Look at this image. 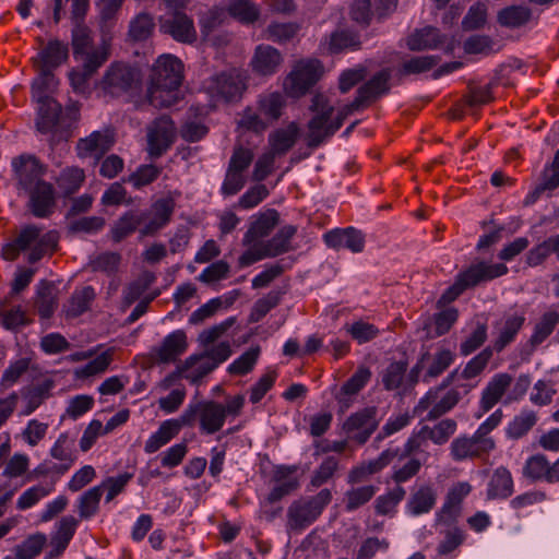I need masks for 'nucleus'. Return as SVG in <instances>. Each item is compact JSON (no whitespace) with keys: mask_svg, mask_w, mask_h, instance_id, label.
Instances as JSON below:
<instances>
[{"mask_svg":"<svg viewBox=\"0 0 559 559\" xmlns=\"http://www.w3.org/2000/svg\"><path fill=\"white\" fill-rule=\"evenodd\" d=\"M377 415L376 406H368L352 414L343 424L347 439L365 444L379 426Z\"/></svg>","mask_w":559,"mask_h":559,"instance_id":"nucleus-8","label":"nucleus"},{"mask_svg":"<svg viewBox=\"0 0 559 559\" xmlns=\"http://www.w3.org/2000/svg\"><path fill=\"white\" fill-rule=\"evenodd\" d=\"M310 110L314 116L308 122L307 145L310 148H316L323 144V133L331 120L334 107L328 102L326 97L322 94L313 96Z\"/></svg>","mask_w":559,"mask_h":559,"instance_id":"nucleus-9","label":"nucleus"},{"mask_svg":"<svg viewBox=\"0 0 559 559\" xmlns=\"http://www.w3.org/2000/svg\"><path fill=\"white\" fill-rule=\"evenodd\" d=\"M190 357H197V359L193 367L185 374V378L195 384L215 369V362L206 359L207 357L204 354L191 355Z\"/></svg>","mask_w":559,"mask_h":559,"instance_id":"nucleus-61","label":"nucleus"},{"mask_svg":"<svg viewBox=\"0 0 559 559\" xmlns=\"http://www.w3.org/2000/svg\"><path fill=\"white\" fill-rule=\"evenodd\" d=\"M239 127L255 133H262L269 127V122L261 117L259 110L248 107L241 114L238 121Z\"/></svg>","mask_w":559,"mask_h":559,"instance_id":"nucleus-59","label":"nucleus"},{"mask_svg":"<svg viewBox=\"0 0 559 559\" xmlns=\"http://www.w3.org/2000/svg\"><path fill=\"white\" fill-rule=\"evenodd\" d=\"M154 28L153 15L147 12H141L130 21L128 37L131 41H144L152 36Z\"/></svg>","mask_w":559,"mask_h":559,"instance_id":"nucleus-39","label":"nucleus"},{"mask_svg":"<svg viewBox=\"0 0 559 559\" xmlns=\"http://www.w3.org/2000/svg\"><path fill=\"white\" fill-rule=\"evenodd\" d=\"M85 179L83 169L78 167L66 168L58 178L59 188L66 195L75 193Z\"/></svg>","mask_w":559,"mask_h":559,"instance_id":"nucleus-47","label":"nucleus"},{"mask_svg":"<svg viewBox=\"0 0 559 559\" xmlns=\"http://www.w3.org/2000/svg\"><path fill=\"white\" fill-rule=\"evenodd\" d=\"M456 427L457 425L454 419L447 418L438 423L432 428L424 426L423 433H426V437H428V439L433 443L443 444L455 432Z\"/></svg>","mask_w":559,"mask_h":559,"instance_id":"nucleus-48","label":"nucleus"},{"mask_svg":"<svg viewBox=\"0 0 559 559\" xmlns=\"http://www.w3.org/2000/svg\"><path fill=\"white\" fill-rule=\"evenodd\" d=\"M285 97L281 93L273 92L260 95L257 102V108L270 123L282 116V110L285 107Z\"/></svg>","mask_w":559,"mask_h":559,"instance_id":"nucleus-36","label":"nucleus"},{"mask_svg":"<svg viewBox=\"0 0 559 559\" xmlns=\"http://www.w3.org/2000/svg\"><path fill=\"white\" fill-rule=\"evenodd\" d=\"M283 61L281 52L270 45H259L251 59V67L259 75H272L277 72Z\"/></svg>","mask_w":559,"mask_h":559,"instance_id":"nucleus-22","label":"nucleus"},{"mask_svg":"<svg viewBox=\"0 0 559 559\" xmlns=\"http://www.w3.org/2000/svg\"><path fill=\"white\" fill-rule=\"evenodd\" d=\"M204 88L215 100L236 102L247 88V76L238 69H230L209 78Z\"/></svg>","mask_w":559,"mask_h":559,"instance_id":"nucleus-6","label":"nucleus"},{"mask_svg":"<svg viewBox=\"0 0 559 559\" xmlns=\"http://www.w3.org/2000/svg\"><path fill=\"white\" fill-rule=\"evenodd\" d=\"M91 46H93V39L90 29L78 22L72 31L73 56L76 57L82 52L90 50Z\"/></svg>","mask_w":559,"mask_h":559,"instance_id":"nucleus-64","label":"nucleus"},{"mask_svg":"<svg viewBox=\"0 0 559 559\" xmlns=\"http://www.w3.org/2000/svg\"><path fill=\"white\" fill-rule=\"evenodd\" d=\"M364 105L360 103V100L356 97L352 103L345 105L342 107L335 119L333 121H329L326 128L324 129L323 133V143L330 139L342 126L344 120L352 115L354 111L359 110Z\"/></svg>","mask_w":559,"mask_h":559,"instance_id":"nucleus-56","label":"nucleus"},{"mask_svg":"<svg viewBox=\"0 0 559 559\" xmlns=\"http://www.w3.org/2000/svg\"><path fill=\"white\" fill-rule=\"evenodd\" d=\"M525 322L523 314H507L496 323L498 336L493 342V349L498 353L502 352L506 346L513 342L518 332Z\"/></svg>","mask_w":559,"mask_h":559,"instance_id":"nucleus-25","label":"nucleus"},{"mask_svg":"<svg viewBox=\"0 0 559 559\" xmlns=\"http://www.w3.org/2000/svg\"><path fill=\"white\" fill-rule=\"evenodd\" d=\"M278 222L280 214L276 210L269 209L261 213L257 219L250 224L249 229L245 234L242 239L243 246L252 245L253 242H258L259 239L269 236Z\"/></svg>","mask_w":559,"mask_h":559,"instance_id":"nucleus-24","label":"nucleus"},{"mask_svg":"<svg viewBox=\"0 0 559 559\" xmlns=\"http://www.w3.org/2000/svg\"><path fill=\"white\" fill-rule=\"evenodd\" d=\"M226 419L224 405L214 402H201L200 428L207 435H213L222 429Z\"/></svg>","mask_w":559,"mask_h":559,"instance_id":"nucleus-26","label":"nucleus"},{"mask_svg":"<svg viewBox=\"0 0 559 559\" xmlns=\"http://www.w3.org/2000/svg\"><path fill=\"white\" fill-rule=\"evenodd\" d=\"M179 425L175 421L165 420L160 424L158 430L154 432L145 443L144 450L146 453H154L162 447L167 444L173 438L178 435Z\"/></svg>","mask_w":559,"mask_h":559,"instance_id":"nucleus-40","label":"nucleus"},{"mask_svg":"<svg viewBox=\"0 0 559 559\" xmlns=\"http://www.w3.org/2000/svg\"><path fill=\"white\" fill-rule=\"evenodd\" d=\"M53 383L50 380H45L44 382L33 386L29 389L26 395V406L23 411V415L32 414L39 405L49 396V392L52 389Z\"/></svg>","mask_w":559,"mask_h":559,"instance_id":"nucleus-52","label":"nucleus"},{"mask_svg":"<svg viewBox=\"0 0 559 559\" xmlns=\"http://www.w3.org/2000/svg\"><path fill=\"white\" fill-rule=\"evenodd\" d=\"M105 226V219L100 216H84L71 221L68 225L70 233L94 234Z\"/></svg>","mask_w":559,"mask_h":559,"instance_id":"nucleus-62","label":"nucleus"},{"mask_svg":"<svg viewBox=\"0 0 559 559\" xmlns=\"http://www.w3.org/2000/svg\"><path fill=\"white\" fill-rule=\"evenodd\" d=\"M492 357V348L486 347L477 356L472 358L463 369L461 377L463 379H472L478 376L487 366Z\"/></svg>","mask_w":559,"mask_h":559,"instance_id":"nucleus-63","label":"nucleus"},{"mask_svg":"<svg viewBox=\"0 0 559 559\" xmlns=\"http://www.w3.org/2000/svg\"><path fill=\"white\" fill-rule=\"evenodd\" d=\"M156 277L152 272L145 271L140 276L130 283L123 290V302L130 306L135 302L142 294L150 288L155 282Z\"/></svg>","mask_w":559,"mask_h":559,"instance_id":"nucleus-43","label":"nucleus"},{"mask_svg":"<svg viewBox=\"0 0 559 559\" xmlns=\"http://www.w3.org/2000/svg\"><path fill=\"white\" fill-rule=\"evenodd\" d=\"M34 307L41 319H49L57 308V288L53 283L41 281L34 298Z\"/></svg>","mask_w":559,"mask_h":559,"instance_id":"nucleus-30","label":"nucleus"},{"mask_svg":"<svg viewBox=\"0 0 559 559\" xmlns=\"http://www.w3.org/2000/svg\"><path fill=\"white\" fill-rule=\"evenodd\" d=\"M110 46L106 40L99 46H91L90 50L82 52L74 57L75 60L81 62L82 68L86 71L87 75H94L98 69L109 59Z\"/></svg>","mask_w":559,"mask_h":559,"instance_id":"nucleus-31","label":"nucleus"},{"mask_svg":"<svg viewBox=\"0 0 559 559\" xmlns=\"http://www.w3.org/2000/svg\"><path fill=\"white\" fill-rule=\"evenodd\" d=\"M457 376V370L452 371L440 384L436 391H429L419 402L415 408V412L428 411L424 420H436L442 415L450 412L462 399V394H467L473 385L465 383L454 389L449 390L440 400L438 399V392L449 386L454 378Z\"/></svg>","mask_w":559,"mask_h":559,"instance_id":"nucleus-4","label":"nucleus"},{"mask_svg":"<svg viewBox=\"0 0 559 559\" xmlns=\"http://www.w3.org/2000/svg\"><path fill=\"white\" fill-rule=\"evenodd\" d=\"M508 272L503 263L488 264L484 261L471 264L465 271L457 274V278L465 289L477 286L478 284L491 281Z\"/></svg>","mask_w":559,"mask_h":559,"instance_id":"nucleus-15","label":"nucleus"},{"mask_svg":"<svg viewBox=\"0 0 559 559\" xmlns=\"http://www.w3.org/2000/svg\"><path fill=\"white\" fill-rule=\"evenodd\" d=\"M438 31L431 26L416 29L407 39V47L413 51L432 49L440 44Z\"/></svg>","mask_w":559,"mask_h":559,"instance_id":"nucleus-41","label":"nucleus"},{"mask_svg":"<svg viewBox=\"0 0 559 559\" xmlns=\"http://www.w3.org/2000/svg\"><path fill=\"white\" fill-rule=\"evenodd\" d=\"M68 46L58 39H52L48 41L47 46L34 59V62L38 68L45 69V71H53L68 59Z\"/></svg>","mask_w":559,"mask_h":559,"instance_id":"nucleus-27","label":"nucleus"},{"mask_svg":"<svg viewBox=\"0 0 559 559\" xmlns=\"http://www.w3.org/2000/svg\"><path fill=\"white\" fill-rule=\"evenodd\" d=\"M12 167L17 179V187L24 191L44 182L41 177L47 168L35 155L23 154L13 158Z\"/></svg>","mask_w":559,"mask_h":559,"instance_id":"nucleus-13","label":"nucleus"},{"mask_svg":"<svg viewBox=\"0 0 559 559\" xmlns=\"http://www.w3.org/2000/svg\"><path fill=\"white\" fill-rule=\"evenodd\" d=\"M141 83L140 71L124 62H112L100 81L102 91L112 97L134 92Z\"/></svg>","mask_w":559,"mask_h":559,"instance_id":"nucleus-7","label":"nucleus"},{"mask_svg":"<svg viewBox=\"0 0 559 559\" xmlns=\"http://www.w3.org/2000/svg\"><path fill=\"white\" fill-rule=\"evenodd\" d=\"M38 104L36 128L43 133H52L51 144L55 142L56 128L61 114V105L52 97L35 99Z\"/></svg>","mask_w":559,"mask_h":559,"instance_id":"nucleus-20","label":"nucleus"},{"mask_svg":"<svg viewBox=\"0 0 559 559\" xmlns=\"http://www.w3.org/2000/svg\"><path fill=\"white\" fill-rule=\"evenodd\" d=\"M407 364L404 361H394L390 364L382 372V383L389 391L401 388L405 380Z\"/></svg>","mask_w":559,"mask_h":559,"instance_id":"nucleus-49","label":"nucleus"},{"mask_svg":"<svg viewBox=\"0 0 559 559\" xmlns=\"http://www.w3.org/2000/svg\"><path fill=\"white\" fill-rule=\"evenodd\" d=\"M103 496L102 486H95L85 491L79 499L78 510L80 518L90 519L95 515L99 508Z\"/></svg>","mask_w":559,"mask_h":559,"instance_id":"nucleus-45","label":"nucleus"},{"mask_svg":"<svg viewBox=\"0 0 559 559\" xmlns=\"http://www.w3.org/2000/svg\"><path fill=\"white\" fill-rule=\"evenodd\" d=\"M45 543L46 536L44 534H34L15 546L14 552L20 559H33L40 554Z\"/></svg>","mask_w":559,"mask_h":559,"instance_id":"nucleus-53","label":"nucleus"},{"mask_svg":"<svg viewBox=\"0 0 559 559\" xmlns=\"http://www.w3.org/2000/svg\"><path fill=\"white\" fill-rule=\"evenodd\" d=\"M549 472L550 464L542 454L531 456L523 467V475L532 480L545 479L548 481Z\"/></svg>","mask_w":559,"mask_h":559,"instance_id":"nucleus-50","label":"nucleus"},{"mask_svg":"<svg viewBox=\"0 0 559 559\" xmlns=\"http://www.w3.org/2000/svg\"><path fill=\"white\" fill-rule=\"evenodd\" d=\"M174 211L175 201L171 198L158 199L148 210H129L111 227V239L120 242L135 230L142 237L153 236L170 222Z\"/></svg>","mask_w":559,"mask_h":559,"instance_id":"nucleus-1","label":"nucleus"},{"mask_svg":"<svg viewBox=\"0 0 559 559\" xmlns=\"http://www.w3.org/2000/svg\"><path fill=\"white\" fill-rule=\"evenodd\" d=\"M372 372L369 367L359 366L354 374L342 385L335 400L338 403V411L345 413L354 403L355 396L370 381Z\"/></svg>","mask_w":559,"mask_h":559,"instance_id":"nucleus-17","label":"nucleus"},{"mask_svg":"<svg viewBox=\"0 0 559 559\" xmlns=\"http://www.w3.org/2000/svg\"><path fill=\"white\" fill-rule=\"evenodd\" d=\"M513 492V479L511 473L503 466L492 473L487 488L488 499H506Z\"/></svg>","mask_w":559,"mask_h":559,"instance_id":"nucleus-32","label":"nucleus"},{"mask_svg":"<svg viewBox=\"0 0 559 559\" xmlns=\"http://www.w3.org/2000/svg\"><path fill=\"white\" fill-rule=\"evenodd\" d=\"M532 19V10L526 5H509L497 14V21L501 26L518 28L525 25Z\"/></svg>","mask_w":559,"mask_h":559,"instance_id":"nucleus-35","label":"nucleus"},{"mask_svg":"<svg viewBox=\"0 0 559 559\" xmlns=\"http://www.w3.org/2000/svg\"><path fill=\"white\" fill-rule=\"evenodd\" d=\"M183 64L173 55L160 56L152 67L146 99L155 108L170 107L179 99Z\"/></svg>","mask_w":559,"mask_h":559,"instance_id":"nucleus-2","label":"nucleus"},{"mask_svg":"<svg viewBox=\"0 0 559 559\" xmlns=\"http://www.w3.org/2000/svg\"><path fill=\"white\" fill-rule=\"evenodd\" d=\"M391 79L390 69H383L377 72L370 80L362 84L357 91V98L364 106L377 100L390 91L389 81Z\"/></svg>","mask_w":559,"mask_h":559,"instance_id":"nucleus-23","label":"nucleus"},{"mask_svg":"<svg viewBox=\"0 0 559 559\" xmlns=\"http://www.w3.org/2000/svg\"><path fill=\"white\" fill-rule=\"evenodd\" d=\"M559 187V170L550 168L548 166L543 170L539 182L536 185L534 190L527 194L524 200V205H531L535 203L544 193H551Z\"/></svg>","mask_w":559,"mask_h":559,"instance_id":"nucleus-38","label":"nucleus"},{"mask_svg":"<svg viewBox=\"0 0 559 559\" xmlns=\"http://www.w3.org/2000/svg\"><path fill=\"white\" fill-rule=\"evenodd\" d=\"M406 491L403 487L396 486L385 495L379 496L376 500V511L379 514L390 513L400 501L405 497Z\"/></svg>","mask_w":559,"mask_h":559,"instance_id":"nucleus-60","label":"nucleus"},{"mask_svg":"<svg viewBox=\"0 0 559 559\" xmlns=\"http://www.w3.org/2000/svg\"><path fill=\"white\" fill-rule=\"evenodd\" d=\"M78 521L75 518L69 515L61 519L56 535L51 539V546L58 547L59 551H63L72 536L74 535Z\"/></svg>","mask_w":559,"mask_h":559,"instance_id":"nucleus-51","label":"nucleus"},{"mask_svg":"<svg viewBox=\"0 0 559 559\" xmlns=\"http://www.w3.org/2000/svg\"><path fill=\"white\" fill-rule=\"evenodd\" d=\"M496 447L493 439H479L476 433L472 437H459L451 443V455L454 461L481 457Z\"/></svg>","mask_w":559,"mask_h":559,"instance_id":"nucleus-14","label":"nucleus"},{"mask_svg":"<svg viewBox=\"0 0 559 559\" xmlns=\"http://www.w3.org/2000/svg\"><path fill=\"white\" fill-rule=\"evenodd\" d=\"M537 417L533 411H523L509 424L507 436L511 439H520L525 436L536 424Z\"/></svg>","mask_w":559,"mask_h":559,"instance_id":"nucleus-44","label":"nucleus"},{"mask_svg":"<svg viewBox=\"0 0 559 559\" xmlns=\"http://www.w3.org/2000/svg\"><path fill=\"white\" fill-rule=\"evenodd\" d=\"M325 245L334 250L346 248L359 253L365 248V235L354 227L335 228L323 235Z\"/></svg>","mask_w":559,"mask_h":559,"instance_id":"nucleus-18","label":"nucleus"},{"mask_svg":"<svg viewBox=\"0 0 559 559\" xmlns=\"http://www.w3.org/2000/svg\"><path fill=\"white\" fill-rule=\"evenodd\" d=\"M376 493V487L368 485L353 488L345 493V508L347 511H354L367 503Z\"/></svg>","mask_w":559,"mask_h":559,"instance_id":"nucleus-55","label":"nucleus"},{"mask_svg":"<svg viewBox=\"0 0 559 559\" xmlns=\"http://www.w3.org/2000/svg\"><path fill=\"white\" fill-rule=\"evenodd\" d=\"M160 33L169 35L182 44H192L197 40V31L193 20L182 11H170L158 19Z\"/></svg>","mask_w":559,"mask_h":559,"instance_id":"nucleus-10","label":"nucleus"},{"mask_svg":"<svg viewBox=\"0 0 559 559\" xmlns=\"http://www.w3.org/2000/svg\"><path fill=\"white\" fill-rule=\"evenodd\" d=\"M29 194L28 206L36 217H48L56 206V192L51 183L44 181L26 190Z\"/></svg>","mask_w":559,"mask_h":559,"instance_id":"nucleus-19","label":"nucleus"},{"mask_svg":"<svg viewBox=\"0 0 559 559\" xmlns=\"http://www.w3.org/2000/svg\"><path fill=\"white\" fill-rule=\"evenodd\" d=\"M299 132L298 124L290 122L286 128H281L270 133V153H274V156L286 154L297 142Z\"/></svg>","mask_w":559,"mask_h":559,"instance_id":"nucleus-29","label":"nucleus"},{"mask_svg":"<svg viewBox=\"0 0 559 559\" xmlns=\"http://www.w3.org/2000/svg\"><path fill=\"white\" fill-rule=\"evenodd\" d=\"M176 128L168 116L156 118L147 128V152L152 157H160L171 146Z\"/></svg>","mask_w":559,"mask_h":559,"instance_id":"nucleus-12","label":"nucleus"},{"mask_svg":"<svg viewBox=\"0 0 559 559\" xmlns=\"http://www.w3.org/2000/svg\"><path fill=\"white\" fill-rule=\"evenodd\" d=\"M59 234L49 230L41 235V229L36 225H27L21 229L16 238L2 248V257L13 261L20 252L31 250L27 257L29 263H36L46 253L52 252L58 245Z\"/></svg>","mask_w":559,"mask_h":559,"instance_id":"nucleus-3","label":"nucleus"},{"mask_svg":"<svg viewBox=\"0 0 559 559\" xmlns=\"http://www.w3.org/2000/svg\"><path fill=\"white\" fill-rule=\"evenodd\" d=\"M188 347L187 336L182 330H176L168 334L158 347L153 348V357L163 364L177 360Z\"/></svg>","mask_w":559,"mask_h":559,"instance_id":"nucleus-21","label":"nucleus"},{"mask_svg":"<svg viewBox=\"0 0 559 559\" xmlns=\"http://www.w3.org/2000/svg\"><path fill=\"white\" fill-rule=\"evenodd\" d=\"M512 383V377L509 373H498L492 377L483 391L480 407L484 412L491 409L504 395Z\"/></svg>","mask_w":559,"mask_h":559,"instance_id":"nucleus-28","label":"nucleus"},{"mask_svg":"<svg viewBox=\"0 0 559 559\" xmlns=\"http://www.w3.org/2000/svg\"><path fill=\"white\" fill-rule=\"evenodd\" d=\"M95 297L96 293L92 286H84L80 289H75L71 295L66 309L67 317L76 318L86 312Z\"/></svg>","mask_w":559,"mask_h":559,"instance_id":"nucleus-37","label":"nucleus"},{"mask_svg":"<svg viewBox=\"0 0 559 559\" xmlns=\"http://www.w3.org/2000/svg\"><path fill=\"white\" fill-rule=\"evenodd\" d=\"M114 349L109 348L76 370L79 377H91L104 372L112 360Z\"/></svg>","mask_w":559,"mask_h":559,"instance_id":"nucleus-58","label":"nucleus"},{"mask_svg":"<svg viewBox=\"0 0 559 559\" xmlns=\"http://www.w3.org/2000/svg\"><path fill=\"white\" fill-rule=\"evenodd\" d=\"M162 169L153 164L141 165L130 174L124 182L131 183L135 189H141L154 182L160 175Z\"/></svg>","mask_w":559,"mask_h":559,"instance_id":"nucleus-46","label":"nucleus"},{"mask_svg":"<svg viewBox=\"0 0 559 559\" xmlns=\"http://www.w3.org/2000/svg\"><path fill=\"white\" fill-rule=\"evenodd\" d=\"M331 500V491L322 489L313 497L294 501L287 510V526L293 531L308 527L319 518Z\"/></svg>","mask_w":559,"mask_h":559,"instance_id":"nucleus-5","label":"nucleus"},{"mask_svg":"<svg viewBox=\"0 0 559 559\" xmlns=\"http://www.w3.org/2000/svg\"><path fill=\"white\" fill-rule=\"evenodd\" d=\"M296 226L286 225L278 229V231L271 239L261 241L267 252L266 255H270V258H275L290 251L293 249L290 246V240L296 235Z\"/></svg>","mask_w":559,"mask_h":559,"instance_id":"nucleus-33","label":"nucleus"},{"mask_svg":"<svg viewBox=\"0 0 559 559\" xmlns=\"http://www.w3.org/2000/svg\"><path fill=\"white\" fill-rule=\"evenodd\" d=\"M121 262V255L117 252H104L91 260L90 266L94 272L114 274Z\"/></svg>","mask_w":559,"mask_h":559,"instance_id":"nucleus-57","label":"nucleus"},{"mask_svg":"<svg viewBox=\"0 0 559 559\" xmlns=\"http://www.w3.org/2000/svg\"><path fill=\"white\" fill-rule=\"evenodd\" d=\"M322 73L317 60L299 62L285 81V90L293 97L306 94L320 79Z\"/></svg>","mask_w":559,"mask_h":559,"instance_id":"nucleus-11","label":"nucleus"},{"mask_svg":"<svg viewBox=\"0 0 559 559\" xmlns=\"http://www.w3.org/2000/svg\"><path fill=\"white\" fill-rule=\"evenodd\" d=\"M38 71L39 75L32 84L33 98L38 99L40 96L43 98H49L50 96L47 93L53 91L57 85V80L50 70L45 71L43 68H38Z\"/></svg>","mask_w":559,"mask_h":559,"instance_id":"nucleus-54","label":"nucleus"},{"mask_svg":"<svg viewBox=\"0 0 559 559\" xmlns=\"http://www.w3.org/2000/svg\"><path fill=\"white\" fill-rule=\"evenodd\" d=\"M114 144V133L110 130H99L92 132L85 139H81L78 142L76 150L79 156H91L95 159V164H97Z\"/></svg>","mask_w":559,"mask_h":559,"instance_id":"nucleus-16","label":"nucleus"},{"mask_svg":"<svg viewBox=\"0 0 559 559\" xmlns=\"http://www.w3.org/2000/svg\"><path fill=\"white\" fill-rule=\"evenodd\" d=\"M559 323V312L557 310L546 311L535 324L534 332L530 338L532 346L542 344L555 330Z\"/></svg>","mask_w":559,"mask_h":559,"instance_id":"nucleus-42","label":"nucleus"},{"mask_svg":"<svg viewBox=\"0 0 559 559\" xmlns=\"http://www.w3.org/2000/svg\"><path fill=\"white\" fill-rule=\"evenodd\" d=\"M437 493L430 486H420L411 495L407 510L413 515L428 513L436 504Z\"/></svg>","mask_w":559,"mask_h":559,"instance_id":"nucleus-34","label":"nucleus"}]
</instances>
